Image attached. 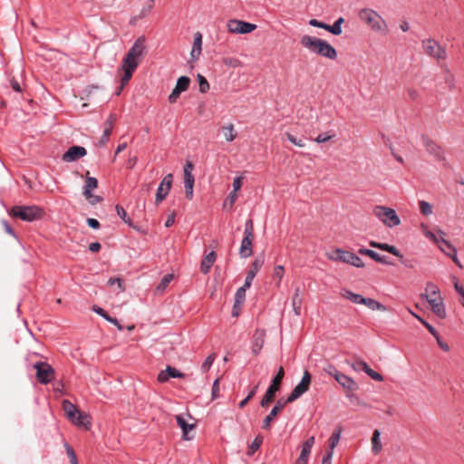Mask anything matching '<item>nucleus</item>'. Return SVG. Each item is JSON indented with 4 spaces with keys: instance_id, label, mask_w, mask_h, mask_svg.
Returning a JSON list of instances; mask_svg holds the SVG:
<instances>
[{
    "instance_id": "f257e3e1",
    "label": "nucleus",
    "mask_w": 464,
    "mask_h": 464,
    "mask_svg": "<svg viewBox=\"0 0 464 464\" xmlns=\"http://www.w3.org/2000/svg\"><path fill=\"white\" fill-rule=\"evenodd\" d=\"M146 53L145 38L139 37L128 51L121 62L120 70L123 71L122 87L130 80L133 72L138 67L141 58Z\"/></svg>"
},
{
    "instance_id": "f03ea898",
    "label": "nucleus",
    "mask_w": 464,
    "mask_h": 464,
    "mask_svg": "<svg viewBox=\"0 0 464 464\" xmlns=\"http://www.w3.org/2000/svg\"><path fill=\"white\" fill-rule=\"evenodd\" d=\"M424 293L420 295L421 298L428 301L433 314L440 319L447 316L443 298L440 288L432 282H428L425 285Z\"/></svg>"
},
{
    "instance_id": "7ed1b4c3",
    "label": "nucleus",
    "mask_w": 464,
    "mask_h": 464,
    "mask_svg": "<svg viewBox=\"0 0 464 464\" xmlns=\"http://www.w3.org/2000/svg\"><path fill=\"white\" fill-rule=\"evenodd\" d=\"M358 16L372 31L380 34H386L389 32L387 22L377 11L362 8L359 11Z\"/></svg>"
},
{
    "instance_id": "20e7f679",
    "label": "nucleus",
    "mask_w": 464,
    "mask_h": 464,
    "mask_svg": "<svg viewBox=\"0 0 464 464\" xmlns=\"http://www.w3.org/2000/svg\"><path fill=\"white\" fill-rule=\"evenodd\" d=\"M12 215L24 221L31 222L40 219L44 216V210L37 206H15L12 208Z\"/></svg>"
},
{
    "instance_id": "39448f33",
    "label": "nucleus",
    "mask_w": 464,
    "mask_h": 464,
    "mask_svg": "<svg viewBox=\"0 0 464 464\" xmlns=\"http://www.w3.org/2000/svg\"><path fill=\"white\" fill-rule=\"evenodd\" d=\"M373 215L388 227H394L401 224V219L396 211L388 207L376 206Z\"/></svg>"
},
{
    "instance_id": "423d86ee",
    "label": "nucleus",
    "mask_w": 464,
    "mask_h": 464,
    "mask_svg": "<svg viewBox=\"0 0 464 464\" xmlns=\"http://www.w3.org/2000/svg\"><path fill=\"white\" fill-rule=\"evenodd\" d=\"M285 372L283 367H280L277 374L273 378L271 384L267 388L264 397L262 398L260 401V405L263 408H266L268 406L270 402L273 401L275 399L276 393L279 391L281 382L284 378Z\"/></svg>"
},
{
    "instance_id": "0eeeda50",
    "label": "nucleus",
    "mask_w": 464,
    "mask_h": 464,
    "mask_svg": "<svg viewBox=\"0 0 464 464\" xmlns=\"http://www.w3.org/2000/svg\"><path fill=\"white\" fill-rule=\"evenodd\" d=\"M328 258L334 261H342L346 264H350L355 267H363L364 264L362 260L355 254L336 248L333 254L327 255Z\"/></svg>"
},
{
    "instance_id": "6e6552de",
    "label": "nucleus",
    "mask_w": 464,
    "mask_h": 464,
    "mask_svg": "<svg viewBox=\"0 0 464 464\" xmlns=\"http://www.w3.org/2000/svg\"><path fill=\"white\" fill-rule=\"evenodd\" d=\"M325 40L304 34L300 39L301 45L312 53L321 55Z\"/></svg>"
},
{
    "instance_id": "1a4fd4ad",
    "label": "nucleus",
    "mask_w": 464,
    "mask_h": 464,
    "mask_svg": "<svg viewBox=\"0 0 464 464\" xmlns=\"http://www.w3.org/2000/svg\"><path fill=\"white\" fill-rule=\"evenodd\" d=\"M227 28L231 34H246L256 30V25L242 20L230 19L227 21Z\"/></svg>"
},
{
    "instance_id": "9d476101",
    "label": "nucleus",
    "mask_w": 464,
    "mask_h": 464,
    "mask_svg": "<svg viewBox=\"0 0 464 464\" xmlns=\"http://www.w3.org/2000/svg\"><path fill=\"white\" fill-rule=\"evenodd\" d=\"M311 383V374L308 371H304L301 382L293 389L287 397V401L293 402L300 398L309 389Z\"/></svg>"
},
{
    "instance_id": "9b49d317",
    "label": "nucleus",
    "mask_w": 464,
    "mask_h": 464,
    "mask_svg": "<svg viewBox=\"0 0 464 464\" xmlns=\"http://www.w3.org/2000/svg\"><path fill=\"white\" fill-rule=\"evenodd\" d=\"M34 367L36 370L37 379L41 383L47 384L53 379L54 371L48 363L38 362Z\"/></svg>"
},
{
    "instance_id": "f8f14e48",
    "label": "nucleus",
    "mask_w": 464,
    "mask_h": 464,
    "mask_svg": "<svg viewBox=\"0 0 464 464\" xmlns=\"http://www.w3.org/2000/svg\"><path fill=\"white\" fill-rule=\"evenodd\" d=\"M422 47L424 49V52L435 58V59H444L446 57V52L445 50L440 46V44L433 40V39H427L422 42Z\"/></svg>"
},
{
    "instance_id": "ddd939ff",
    "label": "nucleus",
    "mask_w": 464,
    "mask_h": 464,
    "mask_svg": "<svg viewBox=\"0 0 464 464\" xmlns=\"http://www.w3.org/2000/svg\"><path fill=\"white\" fill-rule=\"evenodd\" d=\"M176 420L182 430L183 439L186 440H191L192 437H190L188 433L196 427V422L194 421L193 418L189 414L177 415Z\"/></svg>"
},
{
    "instance_id": "4468645a",
    "label": "nucleus",
    "mask_w": 464,
    "mask_h": 464,
    "mask_svg": "<svg viewBox=\"0 0 464 464\" xmlns=\"http://www.w3.org/2000/svg\"><path fill=\"white\" fill-rule=\"evenodd\" d=\"M193 169V164L190 161H187L184 166V187L186 197L188 199H191L193 198V188L195 182V179L192 174Z\"/></svg>"
},
{
    "instance_id": "2eb2a0df",
    "label": "nucleus",
    "mask_w": 464,
    "mask_h": 464,
    "mask_svg": "<svg viewBox=\"0 0 464 464\" xmlns=\"http://www.w3.org/2000/svg\"><path fill=\"white\" fill-rule=\"evenodd\" d=\"M172 181H173V175L170 173L166 175L163 178V179L161 180V182L160 183V185L157 188V193H156V198H155L156 204H160L162 200H164L166 198V197L168 196V194L169 193V190L171 188Z\"/></svg>"
},
{
    "instance_id": "dca6fc26",
    "label": "nucleus",
    "mask_w": 464,
    "mask_h": 464,
    "mask_svg": "<svg viewBox=\"0 0 464 464\" xmlns=\"http://www.w3.org/2000/svg\"><path fill=\"white\" fill-rule=\"evenodd\" d=\"M421 140L426 151L430 155L433 156L437 160H444L443 150L437 142H435L427 136H422Z\"/></svg>"
},
{
    "instance_id": "f3484780",
    "label": "nucleus",
    "mask_w": 464,
    "mask_h": 464,
    "mask_svg": "<svg viewBox=\"0 0 464 464\" xmlns=\"http://www.w3.org/2000/svg\"><path fill=\"white\" fill-rule=\"evenodd\" d=\"M420 230L422 232V234L427 237L429 238L430 240H431L432 242H434L435 244H442L444 245L445 246L447 247H450V242L448 241L447 239L444 238V236L446 235L444 231H442L441 229H439L437 231V233H433L431 231L429 230L427 225L425 224H421L420 225Z\"/></svg>"
},
{
    "instance_id": "a211bd4d",
    "label": "nucleus",
    "mask_w": 464,
    "mask_h": 464,
    "mask_svg": "<svg viewBox=\"0 0 464 464\" xmlns=\"http://www.w3.org/2000/svg\"><path fill=\"white\" fill-rule=\"evenodd\" d=\"M287 403H290V401H287V398L279 399L276 402V405L273 407L270 413L263 420L262 429H270L271 421L277 416V414L285 407Z\"/></svg>"
},
{
    "instance_id": "6ab92c4d",
    "label": "nucleus",
    "mask_w": 464,
    "mask_h": 464,
    "mask_svg": "<svg viewBox=\"0 0 464 464\" xmlns=\"http://www.w3.org/2000/svg\"><path fill=\"white\" fill-rule=\"evenodd\" d=\"M190 83V79L187 76H181L178 79L175 88L172 90L169 96V102L175 103L179 99L180 93L188 90Z\"/></svg>"
},
{
    "instance_id": "aec40b11",
    "label": "nucleus",
    "mask_w": 464,
    "mask_h": 464,
    "mask_svg": "<svg viewBox=\"0 0 464 464\" xmlns=\"http://www.w3.org/2000/svg\"><path fill=\"white\" fill-rule=\"evenodd\" d=\"M334 379L346 391L354 392L358 389V385L353 379L338 371H334Z\"/></svg>"
},
{
    "instance_id": "412c9836",
    "label": "nucleus",
    "mask_w": 464,
    "mask_h": 464,
    "mask_svg": "<svg viewBox=\"0 0 464 464\" xmlns=\"http://www.w3.org/2000/svg\"><path fill=\"white\" fill-rule=\"evenodd\" d=\"M314 444V436L308 438L305 441H304V443L302 444L301 454L295 460V464H307Z\"/></svg>"
},
{
    "instance_id": "4be33fe9",
    "label": "nucleus",
    "mask_w": 464,
    "mask_h": 464,
    "mask_svg": "<svg viewBox=\"0 0 464 464\" xmlns=\"http://www.w3.org/2000/svg\"><path fill=\"white\" fill-rule=\"evenodd\" d=\"M86 149L82 146H72L63 155V160L65 162H72L85 156Z\"/></svg>"
},
{
    "instance_id": "5701e85b",
    "label": "nucleus",
    "mask_w": 464,
    "mask_h": 464,
    "mask_svg": "<svg viewBox=\"0 0 464 464\" xmlns=\"http://www.w3.org/2000/svg\"><path fill=\"white\" fill-rule=\"evenodd\" d=\"M183 378L184 374L177 369L168 366L165 371H161L158 375V381L160 382H165L169 378Z\"/></svg>"
},
{
    "instance_id": "b1692460",
    "label": "nucleus",
    "mask_w": 464,
    "mask_h": 464,
    "mask_svg": "<svg viewBox=\"0 0 464 464\" xmlns=\"http://www.w3.org/2000/svg\"><path fill=\"white\" fill-rule=\"evenodd\" d=\"M253 237H244L241 241V246L239 248V255L243 258L249 257L253 254L252 246H253Z\"/></svg>"
},
{
    "instance_id": "393cba45",
    "label": "nucleus",
    "mask_w": 464,
    "mask_h": 464,
    "mask_svg": "<svg viewBox=\"0 0 464 464\" xmlns=\"http://www.w3.org/2000/svg\"><path fill=\"white\" fill-rule=\"evenodd\" d=\"M202 51V34L200 33H196L194 34V42L192 50L190 52V56L193 61H197Z\"/></svg>"
},
{
    "instance_id": "a878e982",
    "label": "nucleus",
    "mask_w": 464,
    "mask_h": 464,
    "mask_svg": "<svg viewBox=\"0 0 464 464\" xmlns=\"http://www.w3.org/2000/svg\"><path fill=\"white\" fill-rule=\"evenodd\" d=\"M115 121H116V116L113 114H111L105 123L103 134L100 140V146H103L109 140V137L112 131L113 124Z\"/></svg>"
},
{
    "instance_id": "bb28decb",
    "label": "nucleus",
    "mask_w": 464,
    "mask_h": 464,
    "mask_svg": "<svg viewBox=\"0 0 464 464\" xmlns=\"http://www.w3.org/2000/svg\"><path fill=\"white\" fill-rule=\"evenodd\" d=\"M440 251H442L446 256H450L452 261L459 267H462L461 263L459 262L457 256V248L450 243V247H447L444 245L437 244Z\"/></svg>"
},
{
    "instance_id": "cd10ccee",
    "label": "nucleus",
    "mask_w": 464,
    "mask_h": 464,
    "mask_svg": "<svg viewBox=\"0 0 464 464\" xmlns=\"http://www.w3.org/2000/svg\"><path fill=\"white\" fill-rule=\"evenodd\" d=\"M217 255L214 251L208 253L201 261L200 270L203 274H208L216 260Z\"/></svg>"
},
{
    "instance_id": "c85d7f7f",
    "label": "nucleus",
    "mask_w": 464,
    "mask_h": 464,
    "mask_svg": "<svg viewBox=\"0 0 464 464\" xmlns=\"http://www.w3.org/2000/svg\"><path fill=\"white\" fill-rule=\"evenodd\" d=\"M71 420L77 426H82L86 429H90L91 427V420L89 415L79 411H77L73 420Z\"/></svg>"
},
{
    "instance_id": "c756f323",
    "label": "nucleus",
    "mask_w": 464,
    "mask_h": 464,
    "mask_svg": "<svg viewBox=\"0 0 464 464\" xmlns=\"http://www.w3.org/2000/svg\"><path fill=\"white\" fill-rule=\"evenodd\" d=\"M341 295L343 298L348 299L356 304H363V301L365 299V297H363L362 295H361L359 294H355L348 289H343L341 291Z\"/></svg>"
},
{
    "instance_id": "7c9ffc66",
    "label": "nucleus",
    "mask_w": 464,
    "mask_h": 464,
    "mask_svg": "<svg viewBox=\"0 0 464 464\" xmlns=\"http://www.w3.org/2000/svg\"><path fill=\"white\" fill-rule=\"evenodd\" d=\"M320 56L329 60H335L337 58V51L333 45L325 41Z\"/></svg>"
},
{
    "instance_id": "2f4dec72",
    "label": "nucleus",
    "mask_w": 464,
    "mask_h": 464,
    "mask_svg": "<svg viewBox=\"0 0 464 464\" xmlns=\"http://www.w3.org/2000/svg\"><path fill=\"white\" fill-rule=\"evenodd\" d=\"M382 450V445L381 442V432L379 430H375L372 433V451L377 455Z\"/></svg>"
},
{
    "instance_id": "473e14b6",
    "label": "nucleus",
    "mask_w": 464,
    "mask_h": 464,
    "mask_svg": "<svg viewBox=\"0 0 464 464\" xmlns=\"http://www.w3.org/2000/svg\"><path fill=\"white\" fill-rule=\"evenodd\" d=\"M359 253L362 254V255H365V256H370L372 259H373L374 261H376L378 263L389 264L387 262L385 256H381L380 254H378L377 252H375L373 250L367 249V248H360L359 249Z\"/></svg>"
},
{
    "instance_id": "72a5a7b5",
    "label": "nucleus",
    "mask_w": 464,
    "mask_h": 464,
    "mask_svg": "<svg viewBox=\"0 0 464 464\" xmlns=\"http://www.w3.org/2000/svg\"><path fill=\"white\" fill-rule=\"evenodd\" d=\"M363 304L372 311L386 312L387 307L381 304L379 301L372 298H366L363 301Z\"/></svg>"
},
{
    "instance_id": "f704fd0d",
    "label": "nucleus",
    "mask_w": 464,
    "mask_h": 464,
    "mask_svg": "<svg viewBox=\"0 0 464 464\" xmlns=\"http://www.w3.org/2000/svg\"><path fill=\"white\" fill-rule=\"evenodd\" d=\"M344 22V19L343 17H339L334 23V24L330 25V24H326V28L325 30L331 34H333L334 35H340L343 32L342 30V24H343Z\"/></svg>"
},
{
    "instance_id": "c9c22d12",
    "label": "nucleus",
    "mask_w": 464,
    "mask_h": 464,
    "mask_svg": "<svg viewBox=\"0 0 464 464\" xmlns=\"http://www.w3.org/2000/svg\"><path fill=\"white\" fill-rule=\"evenodd\" d=\"M263 336H264L263 332H256L255 340H254L253 345H252V353L254 354H258L259 352L261 351V349L263 347V343H264Z\"/></svg>"
},
{
    "instance_id": "e433bc0d",
    "label": "nucleus",
    "mask_w": 464,
    "mask_h": 464,
    "mask_svg": "<svg viewBox=\"0 0 464 464\" xmlns=\"http://www.w3.org/2000/svg\"><path fill=\"white\" fill-rule=\"evenodd\" d=\"M221 130H222L225 140L228 142L233 141L237 137V134H236L235 129H234V125L232 123L223 126Z\"/></svg>"
},
{
    "instance_id": "4c0bfd02",
    "label": "nucleus",
    "mask_w": 464,
    "mask_h": 464,
    "mask_svg": "<svg viewBox=\"0 0 464 464\" xmlns=\"http://www.w3.org/2000/svg\"><path fill=\"white\" fill-rule=\"evenodd\" d=\"M63 411H65L67 417L70 420H73V418L75 417V415L78 411L77 408L67 400L63 401Z\"/></svg>"
},
{
    "instance_id": "58836bf2",
    "label": "nucleus",
    "mask_w": 464,
    "mask_h": 464,
    "mask_svg": "<svg viewBox=\"0 0 464 464\" xmlns=\"http://www.w3.org/2000/svg\"><path fill=\"white\" fill-rule=\"evenodd\" d=\"M246 289V287L241 286L237 290L235 295L234 310L237 308V306H240L245 302Z\"/></svg>"
},
{
    "instance_id": "ea45409f",
    "label": "nucleus",
    "mask_w": 464,
    "mask_h": 464,
    "mask_svg": "<svg viewBox=\"0 0 464 464\" xmlns=\"http://www.w3.org/2000/svg\"><path fill=\"white\" fill-rule=\"evenodd\" d=\"M301 304H302V298L299 294V289H296L295 293L292 298L293 309L296 315H300V314H301Z\"/></svg>"
},
{
    "instance_id": "a19ab883",
    "label": "nucleus",
    "mask_w": 464,
    "mask_h": 464,
    "mask_svg": "<svg viewBox=\"0 0 464 464\" xmlns=\"http://www.w3.org/2000/svg\"><path fill=\"white\" fill-rule=\"evenodd\" d=\"M98 187V180L96 178L88 177L83 188V194H90L93 189Z\"/></svg>"
},
{
    "instance_id": "79ce46f5",
    "label": "nucleus",
    "mask_w": 464,
    "mask_h": 464,
    "mask_svg": "<svg viewBox=\"0 0 464 464\" xmlns=\"http://www.w3.org/2000/svg\"><path fill=\"white\" fill-rule=\"evenodd\" d=\"M378 249H381V250H383V251H387V252H389V253L392 254L393 256H398L400 258L402 257V256L400 253V251L394 246H391V245H388L386 243H380V246H378Z\"/></svg>"
},
{
    "instance_id": "37998d69",
    "label": "nucleus",
    "mask_w": 464,
    "mask_h": 464,
    "mask_svg": "<svg viewBox=\"0 0 464 464\" xmlns=\"http://www.w3.org/2000/svg\"><path fill=\"white\" fill-rule=\"evenodd\" d=\"M284 275H285V270H284L283 266L278 265V266H275L274 271H273V277H274V279L277 280V282H276L277 287H279L280 282H281L282 278L284 277Z\"/></svg>"
},
{
    "instance_id": "c03bdc74",
    "label": "nucleus",
    "mask_w": 464,
    "mask_h": 464,
    "mask_svg": "<svg viewBox=\"0 0 464 464\" xmlns=\"http://www.w3.org/2000/svg\"><path fill=\"white\" fill-rule=\"evenodd\" d=\"M419 206H420V211L421 212V214H423L424 216H430L432 214V205L425 200H420L419 202Z\"/></svg>"
},
{
    "instance_id": "a18cd8bd",
    "label": "nucleus",
    "mask_w": 464,
    "mask_h": 464,
    "mask_svg": "<svg viewBox=\"0 0 464 464\" xmlns=\"http://www.w3.org/2000/svg\"><path fill=\"white\" fill-rule=\"evenodd\" d=\"M223 63L231 68H239L243 66L242 62L235 57L224 58Z\"/></svg>"
},
{
    "instance_id": "49530a36",
    "label": "nucleus",
    "mask_w": 464,
    "mask_h": 464,
    "mask_svg": "<svg viewBox=\"0 0 464 464\" xmlns=\"http://www.w3.org/2000/svg\"><path fill=\"white\" fill-rule=\"evenodd\" d=\"M153 6H154V0H148L147 3L143 5L142 9L140 10V13L138 15V18L141 19V18L146 17L150 13Z\"/></svg>"
},
{
    "instance_id": "de8ad7c7",
    "label": "nucleus",
    "mask_w": 464,
    "mask_h": 464,
    "mask_svg": "<svg viewBox=\"0 0 464 464\" xmlns=\"http://www.w3.org/2000/svg\"><path fill=\"white\" fill-rule=\"evenodd\" d=\"M263 442L262 436H256L248 449V455H253L261 446Z\"/></svg>"
},
{
    "instance_id": "09e8293b",
    "label": "nucleus",
    "mask_w": 464,
    "mask_h": 464,
    "mask_svg": "<svg viewBox=\"0 0 464 464\" xmlns=\"http://www.w3.org/2000/svg\"><path fill=\"white\" fill-rule=\"evenodd\" d=\"M172 279H173V276L172 275H170V274L165 275L162 277V279L160 282V284L158 285L157 289L159 291H164L166 289V287L168 286V285L171 282Z\"/></svg>"
},
{
    "instance_id": "8fccbe9b",
    "label": "nucleus",
    "mask_w": 464,
    "mask_h": 464,
    "mask_svg": "<svg viewBox=\"0 0 464 464\" xmlns=\"http://www.w3.org/2000/svg\"><path fill=\"white\" fill-rule=\"evenodd\" d=\"M198 81L199 84V92L202 93H206L209 90V84L208 81L201 74H198Z\"/></svg>"
},
{
    "instance_id": "3c124183",
    "label": "nucleus",
    "mask_w": 464,
    "mask_h": 464,
    "mask_svg": "<svg viewBox=\"0 0 464 464\" xmlns=\"http://www.w3.org/2000/svg\"><path fill=\"white\" fill-rule=\"evenodd\" d=\"M116 211H117L118 216L122 219L123 222H125L129 226H131V221L128 218L126 210L121 206L117 205Z\"/></svg>"
},
{
    "instance_id": "603ef678",
    "label": "nucleus",
    "mask_w": 464,
    "mask_h": 464,
    "mask_svg": "<svg viewBox=\"0 0 464 464\" xmlns=\"http://www.w3.org/2000/svg\"><path fill=\"white\" fill-rule=\"evenodd\" d=\"M352 368L355 371V372H359V371H365V369L367 368L368 364L361 360V359H356L352 364H351Z\"/></svg>"
},
{
    "instance_id": "864d4df0",
    "label": "nucleus",
    "mask_w": 464,
    "mask_h": 464,
    "mask_svg": "<svg viewBox=\"0 0 464 464\" xmlns=\"http://www.w3.org/2000/svg\"><path fill=\"white\" fill-rule=\"evenodd\" d=\"M214 360H215L214 354L208 355L201 365V371L203 372H207L211 368Z\"/></svg>"
},
{
    "instance_id": "5fc2aeb1",
    "label": "nucleus",
    "mask_w": 464,
    "mask_h": 464,
    "mask_svg": "<svg viewBox=\"0 0 464 464\" xmlns=\"http://www.w3.org/2000/svg\"><path fill=\"white\" fill-rule=\"evenodd\" d=\"M285 135L286 139L294 145L300 147V148L304 147L305 144L302 139H297L295 136H294L293 134H291L289 132H286Z\"/></svg>"
},
{
    "instance_id": "6e6d98bb",
    "label": "nucleus",
    "mask_w": 464,
    "mask_h": 464,
    "mask_svg": "<svg viewBox=\"0 0 464 464\" xmlns=\"http://www.w3.org/2000/svg\"><path fill=\"white\" fill-rule=\"evenodd\" d=\"M340 438H341L340 430L334 431L332 434V436L330 438V449H331L330 451H333L334 449L337 446V444L339 443Z\"/></svg>"
},
{
    "instance_id": "4d7b16f0",
    "label": "nucleus",
    "mask_w": 464,
    "mask_h": 464,
    "mask_svg": "<svg viewBox=\"0 0 464 464\" xmlns=\"http://www.w3.org/2000/svg\"><path fill=\"white\" fill-rule=\"evenodd\" d=\"M364 372L370 376L372 379H373L374 381H377V382H382L383 381V377L377 372L372 370L369 365L367 366V368L365 369Z\"/></svg>"
},
{
    "instance_id": "13d9d810",
    "label": "nucleus",
    "mask_w": 464,
    "mask_h": 464,
    "mask_svg": "<svg viewBox=\"0 0 464 464\" xmlns=\"http://www.w3.org/2000/svg\"><path fill=\"white\" fill-rule=\"evenodd\" d=\"M263 265H264V258L263 257H256L253 261L251 268H250L249 271H254L255 274L256 275V273L260 270V268L263 266Z\"/></svg>"
},
{
    "instance_id": "bf43d9fd",
    "label": "nucleus",
    "mask_w": 464,
    "mask_h": 464,
    "mask_svg": "<svg viewBox=\"0 0 464 464\" xmlns=\"http://www.w3.org/2000/svg\"><path fill=\"white\" fill-rule=\"evenodd\" d=\"M418 320L426 327V329L434 336V338L440 335L436 329L423 318L418 317Z\"/></svg>"
},
{
    "instance_id": "052dcab7",
    "label": "nucleus",
    "mask_w": 464,
    "mask_h": 464,
    "mask_svg": "<svg viewBox=\"0 0 464 464\" xmlns=\"http://www.w3.org/2000/svg\"><path fill=\"white\" fill-rule=\"evenodd\" d=\"M253 222L251 219H248L246 220V224H245V231H244V237H254V234H253Z\"/></svg>"
},
{
    "instance_id": "680f3d73",
    "label": "nucleus",
    "mask_w": 464,
    "mask_h": 464,
    "mask_svg": "<svg viewBox=\"0 0 464 464\" xmlns=\"http://www.w3.org/2000/svg\"><path fill=\"white\" fill-rule=\"evenodd\" d=\"M452 283H453V285H454V289L455 291L460 295H464V287L463 285H461L459 283V279L453 276H452Z\"/></svg>"
},
{
    "instance_id": "e2e57ef3",
    "label": "nucleus",
    "mask_w": 464,
    "mask_h": 464,
    "mask_svg": "<svg viewBox=\"0 0 464 464\" xmlns=\"http://www.w3.org/2000/svg\"><path fill=\"white\" fill-rule=\"evenodd\" d=\"M83 195L88 199L89 203L92 205H95L102 201V198L100 196L93 195L92 192H90V194Z\"/></svg>"
},
{
    "instance_id": "0e129e2a",
    "label": "nucleus",
    "mask_w": 464,
    "mask_h": 464,
    "mask_svg": "<svg viewBox=\"0 0 464 464\" xmlns=\"http://www.w3.org/2000/svg\"><path fill=\"white\" fill-rule=\"evenodd\" d=\"M255 276L256 274L254 271H248L243 286L249 288L252 285V281L255 278Z\"/></svg>"
},
{
    "instance_id": "69168bd1",
    "label": "nucleus",
    "mask_w": 464,
    "mask_h": 464,
    "mask_svg": "<svg viewBox=\"0 0 464 464\" xmlns=\"http://www.w3.org/2000/svg\"><path fill=\"white\" fill-rule=\"evenodd\" d=\"M115 284H117L119 289L121 292H123L124 291V286L122 285V282L120 278L118 277H111L108 280V285H114Z\"/></svg>"
},
{
    "instance_id": "338daca9",
    "label": "nucleus",
    "mask_w": 464,
    "mask_h": 464,
    "mask_svg": "<svg viewBox=\"0 0 464 464\" xmlns=\"http://www.w3.org/2000/svg\"><path fill=\"white\" fill-rule=\"evenodd\" d=\"M66 450L70 458L71 464H78L77 458L73 450L70 446L66 445Z\"/></svg>"
},
{
    "instance_id": "774afa93",
    "label": "nucleus",
    "mask_w": 464,
    "mask_h": 464,
    "mask_svg": "<svg viewBox=\"0 0 464 464\" xmlns=\"http://www.w3.org/2000/svg\"><path fill=\"white\" fill-rule=\"evenodd\" d=\"M92 311L96 313L97 314L101 315L102 318H104L107 321V318L110 317V315L102 309V307L94 305L92 307Z\"/></svg>"
}]
</instances>
